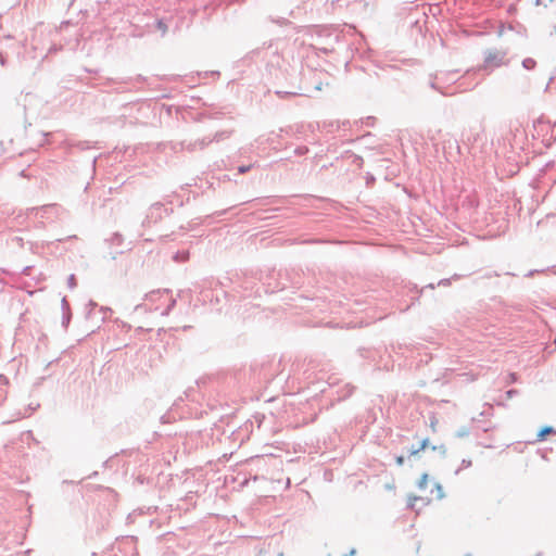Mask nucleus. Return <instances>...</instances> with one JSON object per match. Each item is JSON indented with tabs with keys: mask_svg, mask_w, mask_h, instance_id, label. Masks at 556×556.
I'll use <instances>...</instances> for the list:
<instances>
[{
	"mask_svg": "<svg viewBox=\"0 0 556 556\" xmlns=\"http://www.w3.org/2000/svg\"><path fill=\"white\" fill-rule=\"evenodd\" d=\"M418 488L421 494L418 496L413 495L408 498V505L410 508L415 507L417 501L430 504L434 501L442 500L444 496L442 485L434 480H430L427 473H424L419 479Z\"/></svg>",
	"mask_w": 556,
	"mask_h": 556,
	"instance_id": "f257e3e1",
	"label": "nucleus"
},
{
	"mask_svg": "<svg viewBox=\"0 0 556 556\" xmlns=\"http://www.w3.org/2000/svg\"><path fill=\"white\" fill-rule=\"evenodd\" d=\"M504 54L500 51H490L484 59L486 66H500L503 64Z\"/></svg>",
	"mask_w": 556,
	"mask_h": 556,
	"instance_id": "f03ea898",
	"label": "nucleus"
},
{
	"mask_svg": "<svg viewBox=\"0 0 556 556\" xmlns=\"http://www.w3.org/2000/svg\"><path fill=\"white\" fill-rule=\"evenodd\" d=\"M554 429L549 426H546L544 427L543 429H541V431L538 433V441H543L545 440L546 435L547 434H552L554 433Z\"/></svg>",
	"mask_w": 556,
	"mask_h": 556,
	"instance_id": "7ed1b4c3",
	"label": "nucleus"
},
{
	"mask_svg": "<svg viewBox=\"0 0 556 556\" xmlns=\"http://www.w3.org/2000/svg\"><path fill=\"white\" fill-rule=\"evenodd\" d=\"M428 443H429V441H428L427 439H425V440L421 442L420 446H419L417 450H413V451L410 452V454H412V455H416V454H418L420 451L426 450V448H427V446H428Z\"/></svg>",
	"mask_w": 556,
	"mask_h": 556,
	"instance_id": "20e7f679",
	"label": "nucleus"
},
{
	"mask_svg": "<svg viewBox=\"0 0 556 556\" xmlns=\"http://www.w3.org/2000/svg\"><path fill=\"white\" fill-rule=\"evenodd\" d=\"M396 463H397L399 465H403V463H404V458H403V456L397 457V458H396Z\"/></svg>",
	"mask_w": 556,
	"mask_h": 556,
	"instance_id": "39448f33",
	"label": "nucleus"
}]
</instances>
